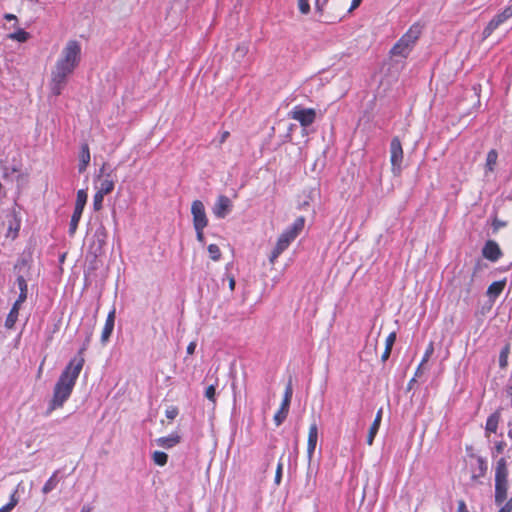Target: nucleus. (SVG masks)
Listing matches in <instances>:
<instances>
[{
  "mask_svg": "<svg viewBox=\"0 0 512 512\" xmlns=\"http://www.w3.org/2000/svg\"><path fill=\"white\" fill-rule=\"evenodd\" d=\"M498 512H508L503 506L499 509Z\"/></svg>",
  "mask_w": 512,
  "mask_h": 512,
  "instance_id": "bf43d9fd",
  "label": "nucleus"
},
{
  "mask_svg": "<svg viewBox=\"0 0 512 512\" xmlns=\"http://www.w3.org/2000/svg\"><path fill=\"white\" fill-rule=\"evenodd\" d=\"M469 456L474 458L478 465L471 475V480L477 482L480 478H483L486 475L488 469L487 462L482 456H478L473 453Z\"/></svg>",
  "mask_w": 512,
  "mask_h": 512,
  "instance_id": "2eb2a0df",
  "label": "nucleus"
},
{
  "mask_svg": "<svg viewBox=\"0 0 512 512\" xmlns=\"http://www.w3.org/2000/svg\"><path fill=\"white\" fill-rule=\"evenodd\" d=\"M16 282H17L18 288L20 290L18 298H20L21 300H26L27 293H28V286H27L26 279L22 275H19L16 279Z\"/></svg>",
  "mask_w": 512,
  "mask_h": 512,
  "instance_id": "a878e982",
  "label": "nucleus"
},
{
  "mask_svg": "<svg viewBox=\"0 0 512 512\" xmlns=\"http://www.w3.org/2000/svg\"><path fill=\"white\" fill-rule=\"evenodd\" d=\"M20 226V220L15 217L14 221L9 224L7 237L14 240L18 236Z\"/></svg>",
  "mask_w": 512,
  "mask_h": 512,
  "instance_id": "c85d7f7f",
  "label": "nucleus"
},
{
  "mask_svg": "<svg viewBox=\"0 0 512 512\" xmlns=\"http://www.w3.org/2000/svg\"><path fill=\"white\" fill-rule=\"evenodd\" d=\"M229 136H230L229 131H223L220 136V141H219L220 144H223L228 139Z\"/></svg>",
  "mask_w": 512,
  "mask_h": 512,
  "instance_id": "8fccbe9b",
  "label": "nucleus"
},
{
  "mask_svg": "<svg viewBox=\"0 0 512 512\" xmlns=\"http://www.w3.org/2000/svg\"><path fill=\"white\" fill-rule=\"evenodd\" d=\"M289 117L295 121H298L302 127H308L315 122L316 110L313 108L295 106L290 111Z\"/></svg>",
  "mask_w": 512,
  "mask_h": 512,
  "instance_id": "6e6552de",
  "label": "nucleus"
},
{
  "mask_svg": "<svg viewBox=\"0 0 512 512\" xmlns=\"http://www.w3.org/2000/svg\"><path fill=\"white\" fill-rule=\"evenodd\" d=\"M235 285H236L235 278L233 276H230L229 277V288L231 291H233L235 289Z\"/></svg>",
  "mask_w": 512,
  "mask_h": 512,
  "instance_id": "5fc2aeb1",
  "label": "nucleus"
},
{
  "mask_svg": "<svg viewBox=\"0 0 512 512\" xmlns=\"http://www.w3.org/2000/svg\"><path fill=\"white\" fill-rule=\"evenodd\" d=\"M298 9L302 14H308L310 12L309 0H298Z\"/></svg>",
  "mask_w": 512,
  "mask_h": 512,
  "instance_id": "ea45409f",
  "label": "nucleus"
},
{
  "mask_svg": "<svg viewBox=\"0 0 512 512\" xmlns=\"http://www.w3.org/2000/svg\"><path fill=\"white\" fill-rule=\"evenodd\" d=\"M26 300H21L20 298H17V300L14 302L12 308H11V311H15V312H18L19 313V310L21 308V305L25 302Z\"/></svg>",
  "mask_w": 512,
  "mask_h": 512,
  "instance_id": "49530a36",
  "label": "nucleus"
},
{
  "mask_svg": "<svg viewBox=\"0 0 512 512\" xmlns=\"http://www.w3.org/2000/svg\"><path fill=\"white\" fill-rule=\"evenodd\" d=\"M18 315V312L10 310L5 320V327L7 329H12L14 327L15 323L17 322Z\"/></svg>",
  "mask_w": 512,
  "mask_h": 512,
  "instance_id": "72a5a7b5",
  "label": "nucleus"
},
{
  "mask_svg": "<svg viewBox=\"0 0 512 512\" xmlns=\"http://www.w3.org/2000/svg\"><path fill=\"white\" fill-rule=\"evenodd\" d=\"M115 315H116L115 308H113L107 315L105 325H104L102 333H101V341L103 344H105L109 340V338L113 332L114 324H115Z\"/></svg>",
  "mask_w": 512,
  "mask_h": 512,
  "instance_id": "dca6fc26",
  "label": "nucleus"
},
{
  "mask_svg": "<svg viewBox=\"0 0 512 512\" xmlns=\"http://www.w3.org/2000/svg\"><path fill=\"white\" fill-rule=\"evenodd\" d=\"M402 161H403L402 144L398 137H394L390 143V162H391V166H392V172L394 175L400 174Z\"/></svg>",
  "mask_w": 512,
  "mask_h": 512,
  "instance_id": "9d476101",
  "label": "nucleus"
},
{
  "mask_svg": "<svg viewBox=\"0 0 512 512\" xmlns=\"http://www.w3.org/2000/svg\"><path fill=\"white\" fill-rule=\"evenodd\" d=\"M289 408H290V403L282 400L279 409L277 410V412L275 413V415L273 417L274 423L277 427L280 426L287 418L288 413H289Z\"/></svg>",
  "mask_w": 512,
  "mask_h": 512,
  "instance_id": "412c9836",
  "label": "nucleus"
},
{
  "mask_svg": "<svg viewBox=\"0 0 512 512\" xmlns=\"http://www.w3.org/2000/svg\"><path fill=\"white\" fill-rule=\"evenodd\" d=\"M179 414V409L177 406H169L167 407V409L165 410V416L169 419V420H174Z\"/></svg>",
  "mask_w": 512,
  "mask_h": 512,
  "instance_id": "e433bc0d",
  "label": "nucleus"
},
{
  "mask_svg": "<svg viewBox=\"0 0 512 512\" xmlns=\"http://www.w3.org/2000/svg\"><path fill=\"white\" fill-rule=\"evenodd\" d=\"M18 502L19 499L17 497V491L15 490L11 494L9 502L0 508V512H11L18 504Z\"/></svg>",
  "mask_w": 512,
  "mask_h": 512,
  "instance_id": "c756f323",
  "label": "nucleus"
},
{
  "mask_svg": "<svg viewBox=\"0 0 512 512\" xmlns=\"http://www.w3.org/2000/svg\"><path fill=\"white\" fill-rule=\"evenodd\" d=\"M498 160V152L495 149H491L486 156L485 171L486 173H492L495 170Z\"/></svg>",
  "mask_w": 512,
  "mask_h": 512,
  "instance_id": "5701e85b",
  "label": "nucleus"
},
{
  "mask_svg": "<svg viewBox=\"0 0 512 512\" xmlns=\"http://www.w3.org/2000/svg\"><path fill=\"white\" fill-rule=\"evenodd\" d=\"M82 210H78L74 208L73 214L71 216L70 224H69V235L73 236L76 233L79 221L82 217Z\"/></svg>",
  "mask_w": 512,
  "mask_h": 512,
  "instance_id": "b1692460",
  "label": "nucleus"
},
{
  "mask_svg": "<svg viewBox=\"0 0 512 512\" xmlns=\"http://www.w3.org/2000/svg\"><path fill=\"white\" fill-rule=\"evenodd\" d=\"M42 366H43V363H42V364L40 365V367H39V371H38L39 375H40V374H41V372H42Z\"/></svg>",
  "mask_w": 512,
  "mask_h": 512,
  "instance_id": "052dcab7",
  "label": "nucleus"
},
{
  "mask_svg": "<svg viewBox=\"0 0 512 512\" xmlns=\"http://www.w3.org/2000/svg\"><path fill=\"white\" fill-rule=\"evenodd\" d=\"M506 448V442L503 441V440H500V441H497L494 445V451L497 453V454H501L503 453V451L505 450Z\"/></svg>",
  "mask_w": 512,
  "mask_h": 512,
  "instance_id": "c03bdc74",
  "label": "nucleus"
},
{
  "mask_svg": "<svg viewBox=\"0 0 512 512\" xmlns=\"http://www.w3.org/2000/svg\"><path fill=\"white\" fill-rule=\"evenodd\" d=\"M501 420V412L500 410H496L493 412L486 420L485 424V434L486 437H489L491 433H496L498 430L499 422Z\"/></svg>",
  "mask_w": 512,
  "mask_h": 512,
  "instance_id": "f3484780",
  "label": "nucleus"
},
{
  "mask_svg": "<svg viewBox=\"0 0 512 512\" xmlns=\"http://www.w3.org/2000/svg\"><path fill=\"white\" fill-rule=\"evenodd\" d=\"M434 352V346H433V342H430L424 352V355L422 357V360H421V365H424L426 362H428L429 358L431 357V355L433 354Z\"/></svg>",
  "mask_w": 512,
  "mask_h": 512,
  "instance_id": "4c0bfd02",
  "label": "nucleus"
},
{
  "mask_svg": "<svg viewBox=\"0 0 512 512\" xmlns=\"http://www.w3.org/2000/svg\"><path fill=\"white\" fill-rule=\"evenodd\" d=\"M107 195L106 193H102L101 191L97 190L93 197V209L95 211H100L103 207V200L104 196Z\"/></svg>",
  "mask_w": 512,
  "mask_h": 512,
  "instance_id": "2f4dec72",
  "label": "nucleus"
},
{
  "mask_svg": "<svg viewBox=\"0 0 512 512\" xmlns=\"http://www.w3.org/2000/svg\"><path fill=\"white\" fill-rule=\"evenodd\" d=\"M495 493L494 501L496 505H502L507 499L508 493V463L505 457H501L495 464Z\"/></svg>",
  "mask_w": 512,
  "mask_h": 512,
  "instance_id": "423d86ee",
  "label": "nucleus"
},
{
  "mask_svg": "<svg viewBox=\"0 0 512 512\" xmlns=\"http://www.w3.org/2000/svg\"><path fill=\"white\" fill-rule=\"evenodd\" d=\"M90 150L87 143H84L81 146L80 154H79V165H78V171L79 173H83L86 171L89 162H90Z\"/></svg>",
  "mask_w": 512,
  "mask_h": 512,
  "instance_id": "6ab92c4d",
  "label": "nucleus"
},
{
  "mask_svg": "<svg viewBox=\"0 0 512 512\" xmlns=\"http://www.w3.org/2000/svg\"><path fill=\"white\" fill-rule=\"evenodd\" d=\"M509 349L508 347H505L499 357V364L501 367H505L507 365V356H508Z\"/></svg>",
  "mask_w": 512,
  "mask_h": 512,
  "instance_id": "79ce46f5",
  "label": "nucleus"
},
{
  "mask_svg": "<svg viewBox=\"0 0 512 512\" xmlns=\"http://www.w3.org/2000/svg\"><path fill=\"white\" fill-rule=\"evenodd\" d=\"M205 228L206 227H194V229L196 231V238L202 244L205 242V237H204V229Z\"/></svg>",
  "mask_w": 512,
  "mask_h": 512,
  "instance_id": "37998d69",
  "label": "nucleus"
},
{
  "mask_svg": "<svg viewBox=\"0 0 512 512\" xmlns=\"http://www.w3.org/2000/svg\"><path fill=\"white\" fill-rule=\"evenodd\" d=\"M196 346H197L196 341H191V342L188 344V346H187V354H188V355H192V354H194L195 349H196Z\"/></svg>",
  "mask_w": 512,
  "mask_h": 512,
  "instance_id": "de8ad7c7",
  "label": "nucleus"
},
{
  "mask_svg": "<svg viewBox=\"0 0 512 512\" xmlns=\"http://www.w3.org/2000/svg\"><path fill=\"white\" fill-rule=\"evenodd\" d=\"M8 37L11 40H14V41H17V42H20V43H24V42H26L29 39L30 35L25 30L19 28L15 32L10 33L8 35Z\"/></svg>",
  "mask_w": 512,
  "mask_h": 512,
  "instance_id": "bb28decb",
  "label": "nucleus"
},
{
  "mask_svg": "<svg viewBox=\"0 0 512 512\" xmlns=\"http://www.w3.org/2000/svg\"><path fill=\"white\" fill-rule=\"evenodd\" d=\"M153 462L158 466H164L167 464L168 455L163 451H155L152 455Z\"/></svg>",
  "mask_w": 512,
  "mask_h": 512,
  "instance_id": "7c9ffc66",
  "label": "nucleus"
},
{
  "mask_svg": "<svg viewBox=\"0 0 512 512\" xmlns=\"http://www.w3.org/2000/svg\"><path fill=\"white\" fill-rule=\"evenodd\" d=\"M507 221H504V220H501L498 218L497 214L495 213V215L493 216V219H492V229H493V232H498L501 228H504L507 226Z\"/></svg>",
  "mask_w": 512,
  "mask_h": 512,
  "instance_id": "f704fd0d",
  "label": "nucleus"
},
{
  "mask_svg": "<svg viewBox=\"0 0 512 512\" xmlns=\"http://www.w3.org/2000/svg\"><path fill=\"white\" fill-rule=\"evenodd\" d=\"M422 366L421 363L419 364V366L417 367L416 371H415V375L414 377H419L421 374H422Z\"/></svg>",
  "mask_w": 512,
  "mask_h": 512,
  "instance_id": "6e6d98bb",
  "label": "nucleus"
},
{
  "mask_svg": "<svg viewBox=\"0 0 512 512\" xmlns=\"http://www.w3.org/2000/svg\"><path fill=\"white\" fill-rule=\"evenodd\" d=\"M503 507H504L508 512H512V497L504 503Z\"/></svg>",
  "mask_w": 512,
  "mask_h": 512,
  "instance_id": "864d4df0",
  "label": "nucleus"
},
{
  "mask_svg": "<svg viewBox=\"0 0 512 512\" xmlns=\"http://www.w3.org/2000/svg\"><path fill=\"white\" fill-rule=\"evenodd\" d=\"M318 441V426L315 422H313L308 429V438H307V455L308 458L311 459Z\"/></svg>",
  "mask_w": 512,
  "mask_h": 512,
  "instance_id": "4468645a",
  "label": "nucleus"
},
{
  "mask_svg": "<svg viewBox=\"0 0 512 512\" xmlns=\"http://www.w3.org/2000/svg\"><path fill=\"white\" fill-rule=\"evenodd\" d=\"M4 19L7 21H15L18 22V18L14 14L7 13L4 15Z\"/></svg>",
  "mask_w": 512,
  "mask_h": 512,
  "instance_id": "603ef678",
  "label": "nucleus"
},
{
  "mask_svg": "<svg viewBox=\"0 0 512 512\" xmlns=\"http://www.w3.org/2000/svg\"><path fill=\"white\" fill-rule=\"evenodd\" d=\"M396 341V332H391L385 340V348L392 350V347Z\"/></svg>",
  "mask_w": 512,
  "mask_h": 512,
  "instance_id": "a19ab883",
  "label": "nucleus"
},
{
  "mask_svg": "<svg viewBox=\"0 0 512 512\" xmlns=\"http://www.w3.org/2000/svg\"><path fill=\"white\" fill-rule=\"evenodd\" d=\"M503 255L499 244L494 240H487L482 248V256L491 261H498Z\"/></svg>",
  "mask_w": 512,
  "mask_h": 512,
  "instance_id": "f8f14e48",
  "label": "nucleus"
},
{
  "mask_svg": "<svg viewBox=\"0 0 512 512\" xmlns=\"http://www.w3.org/2000/svg\"><path fill=\"white\" fill-rule=\"evenodd\" d=\"M231 208H232L231 200L225 195H220L217 198L216 203L213 207V213L217 218L223 219L231 211Z\"/></svg>",
  "mask_w": 512,
  "mask_h": 512,
  "instance_id": "ddd939ff",
  "label": "nucleus"
},
{
  "mask_svg": "<svg viewBox=\"0 0 512 512\" xmlns=\"http://www.w3.org/2000/svg\"><path fill=\"white\" fill-rule=\"evenodd\" d=\"M512 17V0L501 12L496 14L483 30V37L488 38L501 24Z\"/></svg>",
  "mask_w": 512,
  "mask_h": 512,
  "instance_id": "1a4fd4ad",
  "label": "nucleus"
},
{
  "mask_svg": "<svg viewBox=\"0 0 512 512\" xmlns=\"http://www.w3.org/2000/svg\"><path fill=\"white\" fill-rule=\"evenodd\" d=\"M457 512H469L464 500L458 501Z\"/></svg>",
  "mask_w": 512,
  "mask_h": 512,
  "instance_id": "09e8293b",
  "label": "nucleus"
},
{
  "mask_svg": "<svg viewBox=\"0 0 512 512\" xmlns=\"http://www.w3.org/2000/svg\"><path fill=\"white\" fill-rule=\"evenodd\" d=\"M381 421H382V409H379L378 412L376 413L375 419L372 422V424L369 428V431H368L367 444L369 446H371L374 442L375 436L378 433V430L380 428Z\"/></svg>",
  "mask_w": 512,
  "mask_h": 512,
  "instance_id": "a211bd4d",
  "label": "nucleus"
},
{
  "mask_svg": "<svg viewBox=\"0 0 512 512\" xmlns=\"http://www.w3.org/2000/svg\"><path fill=\"white\" fill-rule=\"evenodd\" d=\"M507 435L510 439H512V422H509L508 423V431H507Z\"/></svg>",
  "mask_w": 512,
  "mask_h": 512,
  "instance_id": "4d7b16f0",
  "label": "nucleus"
},
{
  "mask_svg": "<svg viewBox=\"0 0 512 512\" xmlns=\"http://www.w3.org/2000/svg\"><path fill=\"white\" fill-rule=\"evenodd\" d=\"M87 197H88V195H87L86 190H84V189L78 190L74 208L83 211L84 207L86 205V202H87Z\"/></svg>",
  "mask_w": 512,
  "mask_h": 512,
  "instance_id": "cd10ccee",
  "label": "nucleus"
},
{
  "mask_svg": "<svg viewBox=\"0 0 512 512\" xmlns=\"http://www.w3.org/2000/svg\"><path fill=\"white\" fill-rule=\"evenodd\" d=\"M81 52V45L76 40H69L63 47L51 71L49 86L53 95L59 96L62 93L68 77L74 73L81 62Z\"/></svg>",
  "mask_w": 512,
  "mask_h": 512,
  "instance_id": "f03ea898",
  "label": "nucleus"
},
{
  "mask_svg": "<svg viewBox=\"0 0 512 512\" xmlns=\"http://www.w3.org/2000/svg\"><path fill=\"white\" fill-rule=\"evenodd\" d=\"M305 225V218L298 217L294 223L284 230L277 239L276 245L272 250L269 261L274 264L277 258L290 246V244L297 238Z\"/></svg>",
  "mask_w": 512,
  "mask_h": 512,
  "instance_id": "20e7f679",
  "label": "nucleus"
},
{
  "mask_svg": "<svg viewBox=\"0 0 512 512\" xmlns=\"http://www.w3.org/2000/svg\"><path fill=\"white\" fill-rule=\"evenodd\" d=\"M57 473L58 471H55L52 476L45 482L44 486L42 487L43 494H48L56 488L59 482L57 479Z\"/></svg>",
  "mask_w": 512,
  "mask_h": 512,
  "instance_id": "393cba45",
  "label": "nucleus"
},
{
  "mask_svg": "<svg viewBox=\"0 0 512 512\" xmlns=\"http://www.w3.org/2000/svg\"><path fill=\"white\" fill-rule=\"evenodd\" d=\"M208 253L213 261H219L221 258V250L217 244H210L208 245Z\"/></svg>",
  "mask_w": 512,
  "mask_h": 512,
  "instance_id": "473e14b6",
  "label": "nucleus"
},
{
  "mask_svg": "<svg viewBox=\"0 0 512 512\" xmlns=\"http://www.w3.org/2000/svg\"><path fill=\"white\" fill-rule=\"evenodd\" d=\"M93 335V328H89L86 332L85 341L78 352V356L69 361L64 370L61 372L53 389V396L47 408V414L56 409L62 408L64 403L71 396L76 381L83 369L85 359L83 353L88 348Z\"/></svg>",
  "mask_w": 512,
  "mask_h": 512,
  "instance_id": "f257e3e1",
  "label": "nucleus"
},
{
  "mask_svg": "<svg viewBox=\"0 0 512 512\" xmlns=\"http://www.w3.org/2000/svg\"><path fill=\"white\" fill-rule=\"evenodd\" d=\"M391 351L392 350L387 349V348L384 349L382 356H381V359L383 362H385L390 357Z\"/></svg>",
  "mask_w": 512,
  "mask_h": 512,
  "instance_id": "3c124183",
  "label": "nucleus"
},
{
  "mask_svg": "<svg viewBox=\"0 0 512 512\" xmlns=\"http://www.w3.org/2000/svg\"><path fill=\"white\" fill-rule=\"evenodd\" d=\"M282 469H283V464L281 462H279L277 465L276 473H275V483L277 485L280 484L281 479H282Z\"/></svg>",
  "mask_w": 512,
  "mask_h": 512,
  "instance_id": "a18cd8bd",
  "label": "nucleus"
},
{
  "mask_svg": "<svg viewBox=\"0 0 512 512\" xmlns=\"http://www.w3.org/2000/svg\"><path fill=\"white\" fill-rule=\"evenodd\" d=\"M115 177L114 169H112L107 162H104L100 168V174L98 176L99 186H97V190L102 193L110 194L115 187Z\"/></svg>",
  "mask_w": 512,
  "mask_h": 512,
  "instance_id": "0eeeda50",
  "label": "nucleus"
},
{
  "mask_svg": "<svg viewBox=\"0 0 512 512\" xmlns=\"http://www.w3.org/2000/svg\"><path fill=\"white\" fill-rule=\"evenodd\" d=\"M191 214L193 218V227H207L208 217L205 206L202 201L194 200L191 205Z\"/></svg>",
  "mask_w": 512,
  "mask_h": 512,
  "instance_id": "9b49d317",
  "label": "nucleus"
},
{
  "mask_svg": "<svg viewBox=\"0 0 512 512\" xmlns=\"http://www.w3.org/2000/svg\"><path fill=\"white\" fill-rule=\"evenodd\" d=\"M422 27L420 24H413L400 39L393 45L390 55L393 57L407 58L420 38Z\"/></svg>",
  "mask_w": 512,
  "mask_h": 512,
  "instance_id": "39448f33",
  "label": "nucleus"
},
{
  "mask_svg": "<svg viewBox=\"0 0 512 512\" xmlns=\"http://www.w3.org/2000/svg\"><path fill=\"white\" fill-rule=\"evenodd\" d=\"M505 285V281H495L491 283L487 289V296L491 299H496L503 292Z\"/></svg>",
  "mask_w": 512,
  "mask_h": 512,
  "instance_id": "4be33fe9",
  "label": "nucleus"
},
{
  "mask_svg": "<svg viewBox=\"0 0 512 512\" xmlns=\"http://www.w3.org/2000/svg\"><path fill=\"white\" fill-rule=\"evenodd\" d=\"M292 395H293L292 381L289 380V382L287 383V385L285 387L284 396H283L282 400L286 401L288 403H291Z\"/></svg>",
  "mask_w": 512,
  "mask_h": 512,
  "instance_id": "c9c22d12",
  "label": "nucleus"
},
{
  "mask_svg": "<svg viewBox=\"0 0 512 512\" xmlns=\"http://www.w3.org/2000/svg\"><path fill=\"white\" fill-rule=\"evenodd\" d=\"M416 382V378L413 377L412 379H410V381L408 382V385H407V389L410 390L412 389L413 387V384Z\"/></svg>",
  "mask_w": 512,
  "mask_h": 512,
  "instance_id": "13d9d810",
  "label": "nucleus"
},
{
  "mask_svg": "<svg viewBox=\"0 0 512 512\" xmlns=\"http://www.w3.org/2000/svg\"><path fill=\"white\" fill-rule=\"evenodd\" d=\"M216 387L214 385H209L205 390V397L212 401L213 403L216 402Z\"/></svg>",
  "mask_w": 512,
  "mask_h": 512,
  "instance_id": "58836bf2",
  "label": "nucleus"
},
{
  "mask_svg": "<svg viewBox=\"0 0 512 512\" xmlns=\"http://www.w3.org/2000/svg\"><path fill=\"white\" fill-rule=\"evenodd\" d=\"M362 0H352L348 6V0H320L316 1V10L325 18L328 23L340 21L346 14L358 8Z\"/></svg>",
  "mask_w": 512,
  "mask_h": 512,
  "instance_id": "7ed1b4c3",
  "label": "nucleus"
},
{
  "mask_svg": "<svg viewBox=\"0 0 512 512\" xmlns=\"http://www.w3.org/2000/svg\"><path fill=\"white\" fill-rule=\"evenodd\" d=\"M181 442V436L178 433H172L168 436L157 439V444L165 449H170Z\"/></svg>",
  "mask_w": 512,
  "mask_h": 512,
  "instance_id": "aec40b11",
  "label": "nucleus"
}]
</instances>
